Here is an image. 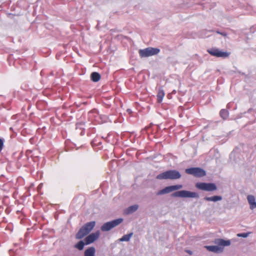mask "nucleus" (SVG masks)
<instances>
[{"mask_svg": "<svg viewBox=\"0 0 256 256\" xmlns=\"http://www.w3.org/2000/svg\"><path fill=\"white\" fill-rule=\"evenodd\" d=\"M214 242L217 244V246H206V248L208 251L215 253H220L222 252L224 250V247L226 246H229L231 244L230 240H224L222 238H216L214 241Z\"/></svg>", "mask_w": 256, "mask_h": 256, "instance_id": "nucleus-1", "label": "nucleus"}, {"mask_svg": "<svg viewBox=\"0 0 256 256\" xmlns=\"http://www.w3.org/2000/svg\"><path fill=\"white\" fill-rule=\"evenodd\" d=\"M181 174L176 170H168L157 175L158 180H178L181 178Z\"/></svg>", "mask_w": 256, "mask_h": 256, "instance_id": "nucleus-2", "label": "nucleus"}, {"mask_svg": "<svg viewBox=\"0 0 256 256\" xmlns=\"http://www.w3.org/2000/svg\"><path fill=\"white\" fill-rule=\"evenodd\" d=\"M95 225L96 222L94 221L86 223L80 228L76 236V238L78 240L82 238L92 230Z\"/></svg>", "mask_w": 256, "mask_h": 256, "instance_id": "nucleus-3", "label": "nucleus"}, {"mask_svg": "<svg viewBox=\"0 0 256 256\" xmlns=\"http://www.w3.org/2000/svg\"><path fill=\"white\" fill-rule=\"evenodd\" d=\"M122 222L123 219L122 218H119L110 222H106L102 226L100 230L102 232H108L112 228L118 226Z\"/></svg>", "mask_w": 256, "mask_h": 256, "instance_id": "nucleus-4", "label": "nucleus"}, {"mask_svg": "<svg viewBox=\"0 0 256 256\" xmlns=\"http://www.w3.org/2000/svg\"><path fill=\"white\" fill-rule=\"evenodd\" d=\"M172 197L179 198H198L199 195L196 192H190L186 190L176 191L172 194Z\"/></svg>", "mask_w": 256, "mask_h": 256, "instance_id": "nucleus-5", "label": "nucleus"}, {"mask_svg": "<svg viewBox=\"0 0 256 256\" xmlns=\"http://www.w3.org/2000/svg\"><path fill=\"white\" fill-rule=\"evenodd\" d=\"M160 52V50L158 48L148 47L144 49L140 50L138 53L141 58H146L157 54Z\"/></svg>", "mask_w": 256, "mask_h": 256, "instance_id": "nucleus-6", "label": "nucleus"}, {"mask_svg": "<svg viewBox=\"0 0 256 256\" xmlns=\"http://www.w3.org/2000/svg\"><path fill=\"white\" fill-rule=\"evenodd\" d=\"M187 174H191L196 178H202L206 175V171L200 168H191L185 170Z\"/></svg>", "mask_w": 256, "mask_h": 256, "instance_id": "nucleus-7", "label": "nucleus"}, {"mask_svg": "<svg viewBox=\"0 0 256 256\" xmlns=\"http://www.w3.org/2000/svg\"><path fill=\"white\" fill-rule=\"evenodd\" d=\"M196 187L200 190L206 192H213L217 190V186L214 183L197 182Z\"/></svg>", "mask_w": 256, "mask_h": 256, "instance_id": "nucleus-8", "label": "nucleus"}, {"mask_svg": "<svg viewBox=\"0 0 256 256\" xmlns=\"http://www.w3.org/2000/svg\"><path fill=\"white\" fill-rule=\"evenodd\" d=\"M182 188V184H176L174 186H168L164 188L159 190L156 194L158 196L166 194H168L171 192L173 191L178 190L181 189Z\"/></svg>", "mask_w": 256, "mask_h": 256, "instance_id": "nucleus-9", "label": "nucleus"}, {"mask_svg": "<svg viewBox=\"0 0 256 256\" xmlns=\"http://www.w3.org/2000/svg\"><path fill=\"white\" fill-rule=\"evenodd\" d=\"M208 52L212 56L216 57L226 58L229 56V54L227 52H224L220 50L218 48H211L208 50Z\"/></svg>", "mask_w": 256, "mask_h": 256, "instance_id": "nucleus-10", "label": "nucleus"}, {"mask_svg": "<svg viewBox=\"0 0 256 256\" xmlns=\"http://www.w3.org/2000/svg\"><path fill=\"white\" fill-rule=\"evenodd\" d=\"M100 236V232L98 231L92 233L87 236L85 239V242L86 244H89L91 243H92L94 241L97 240Z\"/></svg>", "mask_w": 256, "mask_h": 256, "instance_id": "nucleus-11", "label": "nucleus"}, {"mask_svg": "<svg viewBox=\"0 0 256 256\" xmlns=\"http://www.w3.org/2000/svg\"><path fill=\"white\" fill-rule=\"evenodd\" d=\"M248 201L250 205V208L253 210L256 208V199L254 196L248 195L247 196Z\"/></svg>", "mask_w": 256, "mask_h": 256, "instance_id": "nucleus-12", "label": "nucleus"}, {"mask_svg": "<svg viewBox=\"0 0 256 256\" xmlns=\"http://www.w3.org/2000/svg\"><path fill=\"white\" fill-rule=\"evenodd\" d=\"M222 196H213L208 197L206 196L204 198V200L208 202H216L222 200Z\"/></svg>", "mask_w": 256, "mask_h": 256, "instance_id": "nucleus-13", "label": "nucleus"}, {"mask_svg": "<svg viewBox=\"0 0 256 256\" xmlns=\"http://www.w3.org/2000/svg\"><path fill=\"white\" fill-rule=\"evenodd\" d=\"M138 206L137 204H134L129 206L125 211V213L127 214H132L138 209Z\"/></svg>", "mask_w": 256, "mask_h": 256, "instance_id": "nucleus-14", "label": "nucleus"}, {"mask_svg": "<svg viewBox=\"0 0 256 256\" xmlns=\"http://www.w3.org/2000/svg\"><path fill=\"white\" fill-rule=\"evenodd\" d=\"M96 249L94 247H90L84 252V256H94Z\"/></svg>", "mask_w": 256, "mask_h": 256, "instance_id": "nucleus-15", "label": "nucleus"}, {"mask_svg": "<svg viewBox=\"0 0 256 256\" xmlns=\"http://www.w3.org/2000/svg\"><path fill=\"white\" fill-rule=\"evenodd\" d=\"M90 78L94 82H97L100 80V75L97 72H93L90 74Z\"/></svg>", "mask_w": 256, "mask_h": 256, "instance_id": "nucleus-16", "label": "nucleus"}, {"mask_svg": "<svg viewBox=\"0 0 256 256\" xmlns=\"http://www.w3.org/2000/svg\"><path fill=\"white\" fill-rule=\"evenodd\" d=\"M164 96V92L162 89L160 88L157 94V101L158 103H160Z\"/></svg>", "mask_w": 256, "mask_h": 256, "instance_id": "nucleus-17", "label": "nucleus"}, {"mask_svg": "<svg viewBox=\"0 0 256 256\" xmlns=\"http://www.w3.org/2000/svg\"><path fill=\"white\" fill-rule=\"evenodd\" d=\"M132 236L133 232H130L128 234L124 235L118 240L120 242H128Z\"/></svg>", "mask_w": 256, "mask_h": 256, "instance_id": "nucleus-18", "label": "nucleus"}, {"mask_svg": "<svg viewBox=\"0 0 256 256\" xmlns=\"http://www.w3.org/2000/svg\"><path fill=\"white\" fill-rule=\"evenodd\" d=\"M220 114L224 120H226L228 116V112L227 110L222 109L220 111Z\"/></svg>", "mask_w": 256, "mask_h": 256, "instance_id": "nucleus-19", "label": "nucleus"}, {"mask_svg": "<svg viewBox=\"0 0 256 256\" xmlns=\"http://www.w3.org/2000/svg\"><path fill=\"white\" fill-rule=\"evenodd\" d=\"M84 244H85L82 240H80L76 244H75L74 247L78 248V250H83Z\"/></svg>", "mask_w": 256, "mask_h": 256, "instance_id": "nucleus-20", "label": "nucleus"}, {"mask_svg": "<svg viewBox=\"0 0 256 256\" xmlns=\"http://www.w3.org/2000/svg\"><path fill=\"white\" fill-rule=\"evenodd\" d=\"M249 234V232H244L238 234L237 236L238 237L247 238Z\"/></svg>", "mask_w": 256, "mask_h": 256, "instance_id": "nucleus-21", "label": "nucleus"}, {"mask_svg": "<svg viewBox=\"0 0 256 256\" xmlns=\"http://www.w3.org/2000/svg\"><path fill=\"white\" fill-rule=\"evenodd\" d=\"M4 140L2 138H0V152L2 150L4 146Z\"/></svg>", "mask_w": 256, "mask_h": 256, "instance_id": "nucleus-22", "label": "nucleus"}, {"mask_svg": "<svg viewBox=\"0 0 256 256\" xmlns=\"http://www.w3.org/2000/svg\"><path fill=\"white\" fill-rule=\"evenodd\" d=\"M216 32L217 34H218L224 36H227V34L226 32H220L218 30H216Z\"/></svg>", "mask_w": 256, "mask_h": 256, "instance_id": "nucleus-23", "label": "nucleus"}, {"mask_svg": "<svg viewBox=\"0 0 256 256\" xmlns=\"http://www.w3.org/2000/svg\"><path fill=\"white\" fill-rule=\"evenodd\" d=\"M127 112L129 113V114H130L132 112V111L130 109H128L127 110Z\"/></svg>", "mask_w": 256, "mask_h": 256, "instance_id": "nucleus-24", "label": "nucleus"}, {"mask_svg": "<svg viewBox=\"0 0 256 256\" xmlns=\"http://www.w3.org/2000/svg\"><path fill=\"white\" fill-rule=\"evenodd\" d=\"M187 252L190 254H192V252L190 250H188Z\"/></svg>", "mask_w": 256, "mask_h": 256, "instance_id": "nucleus-25", "label": "nucleus"}]
</instances>
